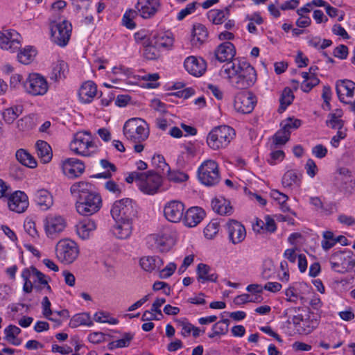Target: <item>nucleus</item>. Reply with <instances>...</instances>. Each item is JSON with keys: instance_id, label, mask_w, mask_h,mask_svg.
Segmentation results:
<instances>
[{"instance_id": "f257e3e1", "label": "nucleus", "mask_w": 355, "mask_h": 355, "mask_svg": "<svg viewBox=\"0 0 355 355\" xmlns=\"http://www.w3.org/2000/svg\"><path fill=\"white\" fill-rule=\"evenodd\" d=\"M220 73L228 80L232 87L237 89H248L257 80V73L254 67L248 62L239 60L225 63Z\"/></svg>"}, {"instance_id": "f03ea898", "label": "nucleus", "mask_w": 355, "mask_h": 355, "mask_svg": "<svg viewBox=\"0 0 355 355\" xmlns=\"http://www.w3.org/2000/svg\"><path fill=\"white\" fill-rule=\"evenodd\" d=\"M70 191L77 199L76 208L79 214L91 216L101 209V197L94 190L91 183L84 181L75 182L71 186Z\"/></svg>"}, {"instance_id": "7ed1b4c3", "label": "nucleus", "mask_w": 355, "mask_h": 355, "mask_svg": "<svg viewBox=\"0 0 355 355\" xmlns=\"http://www.w3.org/2000/svg\"><path fill=\"white\" fill-rule=\"evenodd\" d=\"M235 135L234 130L228 125L213 128L207 137V144L213 150L226 148Z\"/></svg>"}, {"instance_id": "20e7f679", "label": "nucleus", "mask_w": 355, "mask_h": 355, "mask_svg": "<svg viewBox=\"0 0 355 355\" xmlns=\"http://www.w3.org/2000/svg\"><path fill=\"white\" fill-rule=\"evenodd\" d=\"M146 126V122L141 119H130L123 125V135L134 143H141L149 136V130Z\"/></svg>"}, {"instance_id": "39448f33", "label": "nucleus", "mask_w": 355, "mask_h": 355, "mask_svg": "<svg viewBox=\"0 0 355 355\" xmlns=\"http://www.w3.org/2000/svg\"><path fill=\"white\" fill-rule=\"evenodd\" d=\"M110 212L114 220L132 221L137 210L132 199L123 198L114 202Z\"/></svg>"}, {"instance_id": "423d86ee", "label": "nucleus", "mask_w": 355, "mask_h": 355, "mask_svg": "<svg viewBox=\"0 0 355 355\" xmlns=\"http://www.w3.org/2000/svg\"><path fill=\"white\" fill-rule=\"evenodd\" d=\"M55 256L62 263H72L78 257L79 248L77 243L69 239L59 241L55 245Z\"/></svg>"}, {"instance_id": "0eeeda50", "label": "nucleus", "mask_w": 355, "mask_h": 355, "mask_svg": "<svg viewBox=\"0 0 355 355\" xmlns=\"http://www.w3.org/2000/svg\"><path fill=\"white\" fill-rule=\"evenodd\" d=\"M198 176L200 182L206 186L217 184L220 180L218 164L212 159L205 160L198 169Z\"/></svg>"}, {"instance_id": "6e6552de", "label": "nucleus", "mask_w": 355, "mask_h": 355, "mask_svg": "<svg viewBox=\"0 0 355 355\" xmlns=\"http://www.w3.org/2000/svg\"><path fill=\"white\" fill-rule=\"evenodd\" d=\"M22 87L27 94L34 96H43L49 89L46 78L37 73L28 74L22 83Z\"/></svg>"}, {"instance_id": "1a4fd4ad", "label": "nucleus", "mask_w": 355, "mask_h": 355, "mask_svg": "<svg viewBox=\"0 0 355 355\" xmlns=\"http://www.w3.org/2000/svg\"><path fill=\"white\" fill-rule=\"evenodd\" d=\"M51 36L53 42L60 46H65L70 39L72 26L67 20L62 22H52L50 24Z\"/></svg>"}, {"instance_id": "9d476101", "label": "nucleus", "mask_w": 355, "mask_h": 355, "mask_svg": "<svg viewBox=\"0 0 355 355\" xmlns=\"http://www.w3.org/2000/svg\"><path fill=\"white\" fill-rule=\"evenodd\" d=\"M145 173V177H142L138 187L141 191L148 195L156 193L162 182L161 175L155 173L154 171H148Z\"/></svg>"}, {"instance_id": "9b49d317", "label": "nucleus", "mask_w": 355, "mask_h": 355, "mask_svg": "<svg viewBox=\"0 0 355 355\" xmlns=\"http://www.w3.org/2000/svg\"><path fill=\"white\" fill-rule=\"evenodd\" d=\"M93 146L90 134L87 132H79L74 135L70 144V149L76 155L87 156L89 148Z\"/></svg>"}, {"instance_id": "f8f14e48", "label": "nucleus", "mask_w": 355, "mask_h": 355, "mask_svg": "<svg viewBox=\"0 0 355 355\" xmlns=\"http://www.w3.org/2000/svg\"><path fill=\"white\" fill-rule=\"evenodd\" d=\"M256 97L251 92L239 93L234 98V107L238 112L249 114L254 108Z\"/></svg>"}, {"instance_id": "ddd939ff", "label": "nucleus", "mask_w": 355, "mask_h": 355, "mask_svg": "<svg viewBox=\"0 0 355 355\" xmlns=\"http://www.w3.org/2000/svg\"><path fill=\"white\" fill-rule=\"evenodd\" d=\"M67 222L61 216L49 215L44 220V229L48 237L53 239L66 227Z\"/></svg>"}, {"instance_id": "4468645a", "label": "nucleus", "mask_w": 355, "mask_h": 355, "mask_svg": "<svg viewBox=\"0 0 355 355\" xmlns=\"http://www.w3.org/2000/svg\"><path fill=\"white\" fill-rule=\"evenodd\" d=\"M9 209L17 213L24 212L28 207L27 195L21 191L9 193L6 198Z\"/></svg>"}, {"instance_id": "2eb2a0df", "label": "nucleus", "mask_w": 355, "mask_h": 355, "mask_svg": "<svg viewBox=\"0 0 355 355\" xmlns=\"http://www.w3.org/2000/svg\"><path fill=\"white\" fill-rule=\"evenodd\" d=\"M21 35L14 30H5L0 32V47L12 52L20 48Z\"/></svg>"}, {"instance_id": "dca6fc26", "label": "nucleus", "mask_w": 355, "mask_h": 355, "mask_svg": "<svg viewBox=\"0 0 355 355\" xmlns=\"http://www.w3.org/2000/svg\"><path fill=\"white\" fill-rule=\"evenodd\" d=\"M234 45L230 42H225L219 44L214 50V58L220 62H230L236 60Z\"/></svg>"}, {"instance_id": "f3484780", "label": "nucleus", "mask_w": 355, "mask_h": 355, "mask_svg": "<svg viewBox=\"0 0 355 355\" xmlns=\"http://www.w3.org/2000/svg\"><path fill=\"white\" fill-rule=\"evenodd\" d=\"M62 171L69 178L80 177L85 171L84 163L76 158H68L62 162Z\"/></svg>"}, {"instance_id": "a211bd4d", "label": "nucleus", "mask_w": 355, "mask_h": 355, "mask_svg": "<svg viewBox=\"0 0 355 355\" xmlns=\"http://www.w3.org/2000/svg\"><path fill=\"white\" fill-rule=\"evenodd\" d=\"M184 205L178 200H171L166 204L164 214L166 218L171 222L178 223L183 216Z\"/></svg>"}, {"instance_id": "6ab92c4d", "label": "nucleus", "mask_w": 355, "mask_h": 355, "mask_svg": "<svg viewBox=\"0 0 355 355\" xmlns=\"http://www.w3.org/2000/svg\"><path fill=\"white\" fill-rule=\"evenodd\" d=\"M336 90L339 100L345 103L355 96V83L349 80H340L336 83Z\"/></svg>"}, {"instance_id": "aec40b11", "label": "nucleus", "mask_w": 355, "mask_h": 355, "mask_svg": "<svg viewBox=\"0 0 355 355\" xmlns=\"http://www.w3.org/2000/svg\"><path fill=\"white\" fill-rule=\"evenodd\" d=\"M161 0H138L136 9L144 19L153 17L159 10Z\"/></svg>"}, {"instance_id": "412c9836", "label": "nucleus", "mask_w": 355, "mask_h": 355, "mask_svg": "<svg viewBox=\"0 0 355 355\" xmlns=\"http://www.w3.org/2000/svg\"><path fill=\"white\" fill-rule=\"evenodd\" d=\"M227 230L229 239L234 245L241 243L246 236L244 225L236 220H230Z\"/></svg>"}, {"instance_id": "4be33fe9", "label": "nucleus", "mask_w": 355, "mask_h": 355, "mask_svg": "<svg viewBox=\"0 0 355 355\" xmlns=\"http://www.w3.org/2000/svg\"><path fill=\"white\" fill-rule=\"evenodd\" d=\"M185 69L194 76H202L206 70V62L202 58H197L194 56L188 57L184 62Z\"/></svg>"}, {"instance_id": "5701e85b", "label": "nucleus", "mask_w": 355, "mask_h": 355, "mask_svg": "<svg viewBox=\"0 0 355 355\" xmlns=\"http://www.w3.org/2000/svg\"><path fill=\"white\" fill-rule=\"evenodd\" d=\"M196 273L197 279L201 283L207 282H216L218 277V275L214 268L202 263L197 266Z\"/></svg>"}, {"instance_id": "b1692460", "label": "nucleus", "mask_w": 355, "mask_h": 355, "mask_svg": "<svg viewBox=\"0 0 355 355\" xmlns=\"http://www.w3.org/2000/svg\"><path fill=\"white\" fill-rule=\"evenodd\" d=\"M97 94V87L91 80L85 82L78 92V96L81 102L84 103H91Z\"/></svg>"}, {"instance_id": "393cba45", "label": "nucleus", "mask_w": 355, "mask_h": 355, "mask_svg": "<svg viewBox=\"0 0 355 355\" xmlns=\"http://www.w3.org/2000/svg\"><path fill=\"white\" fill-rule=\"evenodd\" d=\"M205 215L202 209L194 207L189 209L184 216V223L186 226L193 227L196 226Z\"/></svg>"}, {"instance_id": "a878e982", "label": "nucleus", "mask_w": 355, "mask_h": 355, "mask_svg": "<svg viewBox=\"0 0 355 355\" xmlns=\"http://www.w3.org/2000/svg\"><path fill=\"white\" fill-rule=\"evenodd\" d=\"M116 224L112 227L113 234L120 239L128 238L132 231V221L115 220Z\"/></svg>"}, {"instance_id": "bb28decb", "label": "nucleus", "mask_w": 355, "mask_h": 355, "mask_svg": "<svg viewBox=\"0 0 355 355\" xmlns=\"http://www.w3.org/2000/svg\"><path fill=\"white\" fill-rule=\"evenodd\" d=\"M76 228L79 237L82 239H87L89 237L91 232L96 229V224L95 221L89 218H85L79 222Z\"/></svg>"}, {"instance_id": "cd10ccee", "label": "nucleus", "mask_w": 355, "mask_h": 355, "mask_svg": "<svg viewBox=\"0 0 355 355\" xmlns=\"http://www.w3.org/2000/svg\"><path fill=\"white\" fill-rule=\"evenodd\" d=\"M35 200L42 210L49 209L53 204V196L46 189L37 190L34 194Z\"/></svg>"}, {"instance_id": "c85d7f7f", "label": "nucleus", "mask_w": 355, "mask_h": 355, "mask_svg": "<svg viewBox=\"0 0 355 355\" xmlns=\"http://www.w3.org/2000/svg\"><path fill=\"white\" fill-rule=\"evenodd\" d=\"M212 209L220 215H231L233 209L230 202L223 198H214L211 201Z\"/></svg>"}, {"instance_id": "c756f323", "label": "nucleus", "mask_w": 355, "mask_h": 355, "mask_svg": "<svg viewBox=\"0 0 355 355\" xmlns=\"http://www.w3.org/2000/svg\"><path fill=\"white\" fill-rule=\"evenodd\" d=\"M141 267L147 272H152L156 269L159 270L163 266V260L157 256H147L141 258L139 261Z\"/></svg>"}, {"instance_id": "7c9ffc66", "label": "nucleus", "mask_w": 355, "mask_h": 355, "mask_svg": "<svg viewBox=\"0 0 355 355\" xmlns=\"http://www.w3.org/2000/svg\"><path fill=\"white\" fill-rule=\"evenodd\" d=\"M35 148L37 156L43 163H48L51 160L52 150L47 142L39 140L35 144Z\"/></svg>"}, {"instance_id": "2f4dec72", "label": "nucleus", "mask_w": 355, "mask_h": 355, "mask_svg": "<svg viewBox=\"0 0 355 355\" xmlns=\"http://www.w3.org/2000/svg\"><path fill=\"white\" fill-rule=\"evenodd\" d=\"M68 73L67 63L63 60H58L53 65L52 72L51 73V79L58 82L66 78Z\"/></svg>"}, {"instance_id": "473e14b6", "label": "nucleus", "mask_w": 355, "mask_h": 355, "mask_svg": "<svg viewBox=\"0 0 355 355\" xmlns=\"http://www.w3.org/2000/svg\"><path fill=\"white\" fill-rule=\"evenodd\" d=\"M208 32L204 25L201 24L193 25L191 39L193 44L196 45L198 43H199L201 44L206 40Z\"/></svg>"}, {"instance_id": "72a5a7b5", "label": "nucleus", "mask_w": 355, "mask_h": 355, "mask_svg": "<svg viewBox=\"0 0 355 355\" xmlns=\"http://www.w3.org/2000/svg\"><path fill=\"white\" fill-rule=\"evenodd\" d=\"M17 159L25 166L33 168L37 166L35 159L26 150L19 149L15 154Z\"/></svg>"}, {"instance_id": "f704fd0d", "label": "nucleus", "mask_w": 355, "mask_h": 355, "mask_svg": "<svg viewBox=\"0 0 355 355\" xmlns=\"http://www.w3.org/2000/svg\"><path fill=\"white\" fill-rule=\"evenodd\" d=\"M229 15L230 10L226 8L225 10H211L208 12L207 17L209 21L218 25L224 23Z\"/></svg>"}, {"instance_id": "c9c22d12", "label": "nucleus", "mask_w": 355, "mask_h": 355, "mask_svg": "<svg viewBox=\"0 0 355 355\" xmlns=\"http://www.w3.org/2000/svg\"><path fill=\"white\" fill-rule=\"evenodd\" d=\"M159 47H168L172 46L173 39L166 33H155L152 35L150 43Z\"/></svg>"}, {"instance_id": "e433bc0d", "label": "nucleus", "mask_w": 355, "mask_h": 355, "mask_svg": "<svg viewBox=\"0 0 355 355\" xmlns=\"http://www.w3.org/2000/svg\"><path fill=\"white\" fill-rule=\"evenodd\" d=\"M22 112L23 107L21 105H16L6 109L3 112L2 115L4 121L7 123L11 124L20 114H22Z\"/></svg>"}, {"instance_id": "4c0bfd02", "label": "nucleus", "mask_w": 355, "mask_h": 355, "mask_svg": "<svg viewBox=\"0 0 355 355\" xmlns=\"http://www.w3.org/2000/svg\"><path fill=\"white\" fill-rule=\"evenodd\" d=\"M301 178L294 170H289L282 177V183L284 187H291L293 185L299 186Z\"/></svg>"}, {"instance_id": "58836bf2", "label": "nucleus", "mask_w": 355, "mask_h": 355, "mask_svg": "<svg viewBox=\"0 0 355 355\" xmlns=\"http://www.w3.org/2000/svg\"><path fill=\"white\" fill-rule=\"evenodd\" d=\"M152 164L156 168L155 173L159 175H165L166 172H169V166L166 162L164 157L161 155H154L152 158Z\"/></svg>"}, {"instance_id": "ea45409f", "label": "nucleus", "mask_w": 355, "mask_h": 355, "mask_svg": "<svg viewBox=\"0 0 355 355\" xmlns=\"http://www.w3.org/2000/svg\"><path fill=\"white\" fill-rule=\"evenodd\" d=\"M93 324L89 313H81L73 316L70 320V327L75 328L80 325L91 326Z\"/></svg>"}, {"instance_id": "a19ab883", "label": "nucleus", "mask_w": 355, "mask_h": 355, "mask_svg": "<svg viewBox=\"0 0 355 355\" xmlns=\"http://www.w3.org/2000/svg\"><path fill=\"white\" fill-rule=\"evenodd\" d=\"M36 53L35 49L31 46H27L19 51L17 59L21 64H28L34 60Z\"/></svg>"}, {"instance_id": "79ce46f5", "label": "nucleus", "mask_w": 355, "mask_h": 355, "mask_svg": "<svg viewBox=\"0 0 355 355\" xmlns=\"http://www.w3.org/2000/svg\"><path fill=\"white\" fill-rule=\"evenodd\" d=\"M294 96L292 90L289 87H286L281 95L279 98L280 105L278 109L279 113H282L286 107L291 105L293 101Z\"/></svg>"}, {"instance_id": "37998d69", "label": "nucleus", "mask_w": 355, "mask_h": 355, "mask_svg": "<svg viewBox=\"0 0 355 355\" xmlns=\"http://www.w3.org/2000/svg\"><path fill=\"white\" fill-rule=\"evenodd\" d=\"M318 325L317 320L305 318L302 321L301 325L297 328V331L300 334H309L313 331Z\"/></svg>"}, {"instance_id": "c03bdc74", "label": "nucleus", "mask_w": 355, "mask_h": 355, "mask_svg": "<svg viewBox=\"0 0 355 355\" xmlns=\"http://www.w3.org/2000/svg\"><path fill=\"white\" fill-rule=\"evenodd\" d=\"M290 138V133L285 132L282 128L278 130L272 137V148H275L279 146L284 145Z\"/></svg>"}, {"instance_id": "a18cd8bd", "label": "nucleus", "mask_w": 355, "mask_h": 355, "mask_svg": "<svg viewBox=\"0 0 355 355\" xmlns=\"http://www.w3.org/2000/svg\"><path fill=\"white\" fill-rule=\"evenodd\" d=\"M35 125L34 116L27 115L17 122V127L21 131H28L32 130Z\"/></svg>"}, {"instance_id": "49530a36", "label": "nucleus", "mask_w": 355, "mask_h": 355, "mask_svg": "<svg viewBox=\"0 0 355 355\" xmlns=\"http://www.w3.org/2000/svg\"><path fill=\"white\" fill-rule=\"evenodd\" d=\"M338 184L340 189L345 193H352L355 187V182L352 176L346 178L337 177Z\"/></svg>"}, {"instance_id": "de8ad7c7", "label": "nucleus", "mask_w": 355, "mask_h": 355, "mask_svg": "<svg viewBox=\"0 0 355 355\" xmlns=\"http://www.w3.org/2000/svg\"><path fill=\"white\" fill-rule=\"evenodd\" d=\"M150 238L154 241L155 248L159 252H166L170 250V245L164 236L155 234L152 235Z\"/></svg>"}, {"instance_id": "09e8293b", "label": "nucleus", "mask_w": 355, "mask_h": 355, "mask_svg": "<svg viewBox=\"0 0 355 355\" xmlns=\"http://www.w3.org/2000/svg\"><path fill=\"white\" fill-rule=\"evenodd\" d=\"M301 125L302 121L300 119L291 117H288L281 123L282 128L285 130V132L290 134L291 130L297 129Z\"/></svg>"}, {"instance_id": "8fccbe9b", "label": "nucleus", "mask_w": 355, "mask_h": 355, "mask_svg": "<svg viewBox=\"0 0 355 355\" xmlns=\"http://www.w3.org/2000/svg\"><path fill=\"white\" fill-rule=\"evenodd\" d=\"M219 223L216 220H212L204 229L205 236L209 239H213L218 232Z\"/></svg>"}, {"instance_id": "3c124183", "label": "nucleus", "mask_w": 355, "mask_h": 355, "mask_svg": "<svg viewBox=\"0 0 355 355\" xmlns=\"http://www.w3.org/2000/svg\"><path fill=\"white\" fill-rule=\"evenodd\" d=\"M169 181L174 182H182L188 180L189 175L179 171H171L169 168V172H166Z\"/></svg>"}, {"instance_id": "603ef678", "label": "nucleus", "mask_w": 355, "mask_h": 355, "mask_svg": "<svg viewBox=\"0 0 355 355\" xmlns=\"http://www.w3.org/2000/svg\"><path fill=\"white\" fill-rule=\"evenodd\" d=\"M134 334L132 333H125L121 339H118L111 343L112 348H122L129 346L132 340Z\"/></svg>"}, {"instance_id": "864d4df0", "label": "nucleus", "mask_w": 355, "mask_h": 355, "mask_svg": "<svg viewBox=\"0 0 355 355\" xmlns=\"http://www.w3.org/2000/svg\"><path fill=\"white\" fill-rule=\"evenodd\" d=\"M159 46H157L154 42L150 43L144 47V56L148 60H155L159 57Z\"/></svg>"}, {"instance_id": "5fc2aeb1", "label": "nucleus", "mask_w": 355, "mask_h": 355, "mask_svg": "<svg viewBox=\"0 0 355 355\" xmlns=\"http://www.w3.org/2000/svg\"><path fill=\"white\" fill-rule=\"evenodd\" d=\"M336 243L334 234L331 231L323 232V240L322 241V247L324 250H328L334 247Z\"/></svg>"}, {"instance_id": "6e6d98bb", "label": "nucleus", "mask_w": 355, "mask_h": 355, "mask_svg": "<svg viewBox=\"0 0 355 355\" xmlns=\"http://www.w3.org/2000/svg\"><path fill=\"white\" fill-rule=\"evenodd\" d=\"M320 83L319 78L315 75H311L310 79L304 80L301 84V89L304 92H310L312 88L318 85Z\"/></svg>"}, {"instance_id": "4d7b16f0", "label": "nucleus", "mask_w": 355, "mask_h": 355, "mask_svg": "<svg viewBox=\"0 0 355 355\" xmlns=\"http://www.w3.org/2000/svg\"><path fill=\"white\" fill-rule=\"evenodd\" d=\"M329 119L327 120L326 124L332 129L340 130L343 127L344 121L339 117L335 116L333 114H329Z\"/></svg>"}, {"instance_id": "13d9d810", "label": "nucleus", "mask_w": 355, "mask_h": 355, "mask_svg": "<svg viewBox=\"0 0 355 355\" xmlns=\"http://www.w3.org/2000/svg\"><path fill=\"white\" fill-rule=\"evenodd\" d=\"M178 325L181 327V334L184 337L189 336L193 329V325L186 320L175 319Z\"/></svg>"}, {"instance_id": "bf43d9fd", "label": "nucleus", "mask_w": 355, "mask_h": 355, "mask_svg": "<svg viewBox=\"0 0 355 355\" xmlns=\"http://www.w3.org/2000/svg\"><path fill=\"white\" fill-rule=\"evenodd\" d=\"M4 333L8 341L15 338L21 333V329L15 325L10 324L4 329Z\"/></svg>"}, {"instance_id": "052dcab7", "label": "nucleus", "mask_w": 355, "mask_h": 355, "mask_svg": "<svg viewBox=\"0 0 355 355\" xmlns=\"http://www.w3.org/2000/svg\"><path fill=\"white\" fill-rule=\"evenodd\" d=\"M176 264L174 263H169L164 268L159 270V277L162 279H166L171 277L176 270Z\"/></svg>"}, {"instance_id": "680f3d73", "label": "nucleus", "mask_w": 355, "mask_h": 355, "mask_svg": "<svg viewBox=\"0 0 355 355\" xmlns=\"http://www.w3.org/2000/svg\"><path fill=\"white\" fill-rule=\"evenodd\" d=\"M42 307H43V315L44 317L50 320L57 321L56 319L50 318V315H52V311L51 309V302L48 298V297L45 296L42 300Z\"/></svg>"}, {"instance_id": "e2e57ef3", "label": "nucleus", "mask_w": 355, "mask_h": 355, "mask_svg": "<svg viewBox=\"0 0 355 355\" xmlns=\"http://www.w3.org/2000/svg\"><path fill=\"white\" fill-rule=\"evenodd\" d=\"M196 2H193L189 3L187 7L184 9H182L177 16V19L178 20H182L184 17H186L188 15L191 14L196 10Z\"/></svg>"}, {"instance_id": "0e129e2a", "label": "nucleus", "mask_w": 355, "mask_h": 355, "mask_svg": "<svg viewBox=\"0 0 355 355\" xmlns=\"http://www.w3.org/2000/svg\"><path fill=\"white\" fill-rule=\"evenodd\" d=\"M305 169L310 178H313L318 172V167L312 159H309L305 164Z\"/></svg>"}, {"instance_id": "69168bd1", "label": "nucleus", "mask_w": 355, "mask_h": 355, "mask_svg": "<svg viewBox=\"0 0 355 355\" xmlns=\"http://www.w3.org/2000/svg\"><path fill=\"white\" fill-rule=\"evenodd\" d=\"M333 53L335 57L344 60L347 57L348 48L344 44H340L334 49Z\"/></svg>"}, {"instance_id": "338daca9", "label": "nucleus", "mask_w": 355, "mask_h": 355, "mask_svg": "<svg viewBox=\"0 0 355 355\" xmlns=\"http://www.w3.org/2000/svg\"><path fill=\"white\" fill-rule=\"evenodd\" d=\"M284 157V153L282 150H275L270 153V159H268V162L271 165H274L276 163V161H282Z\"/></svg>"}, {"instance_id": "774afa93", "label": "nucleus", "mask_w": 355, "mask_h": 355, "mask_svg": "<svg viewBox=\"0 0 355 355\" xmlns=\"http://www.w3.org/2000/svg\"><path fill=\"white\" fill-rule=\"evenodd\" d=\"M312 153L318 158H323L327 154V149L322 144H318L312 149Z\"/></svg>"}]
</instances>
